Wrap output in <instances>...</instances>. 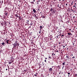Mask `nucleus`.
Returning a JSON list of instances; mask_svg holds the SVG:
<instances>
[{
    "instance_id": "f257e3e1",
    "label": "nucleus",
    "mask_w": 77,
    "mask_h": 77,
    "mask_svg": "<svg viewBox=\"0 0 77 77\" xmlns=\"http://www.w3.org/2000/svg\"><path fill=\"white\" fill-rule=\"evenodd\" d=\"M13 47L12 48V50H15V49H17L18 46H19V43L17 42V41H16L14 44H13Z\"/></svg>"
},
{
    "instance_id": "f03ea898",
    "label": "nucleus",
    "mask_w": 77,
    "mask_h": 77,
    "mask_svg": "<svg viewBox=\"0 0 77 77\" xmlns=\"http://www.w3.org/2000/svg\"><path fill=\"white\" fill-rule=\"evenodd\" d=\"M50 9V11H51V12H56V10H54L53 8H51Z\"/></svg>"
},
{
    "instance_id": "7ed1b4c3",
    "label": "nucleus",
    "mask_w": 77,
    "mask_h": 77,
    "mask_svg": "<svg viewBox=\"0 0 77 77\" xmlns=\"http://www.w3.org/2000/svg\"><path fill=\"white\" fill-rule=\"evenodd\" d=\"M61 35V34H58L57 35V38H60V35Z\"/></svg>"
},
{
    "instance_id": "20e7f679",
    "label": "nucleus",
    "mask_w": 77,
    "mask_h": 77,
    "mask_svg": "<svg viewBox=\"0 0 77 77\" xmlns=\"http://www.w3.org/2000/svg\"><path fill=\"white\" fill-rule=\"evenodd\" d=\"M3 1L2 0H0V5H3Z\"/></svg>"
},
{
    "instance_id": "39448f33",
    "label": "nucleus",
    "mask_w": 77,
    "mask_h": 77,
    "mask_svg": "<svg viewBox=\"0 0 77 77\" xmlns=\"http://www.w3.org/2000/svg\"><path fill=\"white\" fill-rule=\"evenodd\" d=\"M37 10V9H36L35 10L34 8H33V11L34 13H36V12H37V11H36Z\"/></svg>"
},
{
    "instance_id": "423d86ee",
    "label": "nucleus",
    "mask_w": 77,
    "mask_h": 77,
    "mask_svg": "<svg viewBox=\"0 0 77 77\" xmlns=\"http://www.w3.org/2000/svg\"><path fill=\"white\" fill-rule=\"evenodd\" d=\"M11 59L12 60V62H14V57H11Z\"/></svg>"
},
{
    "instance_id": "0eeeda50",
    "label": "nucleus",
    "mask_w": 77,
    "mask_h": 77,
    "mask_svg": "<svg viewBox=\"0 0 77 77\" xmlns=\"http://www.w3.org/2000/svg\"><path fill=\"white\" fill-rule=\"evenodd\" d=\"M30 22H31V21H30V22H29V20H27L26 23H27V24H29L30 23Z\"/></svg>"
},
{
    "instance_id": "6e6552de",
    "label": "nucleus",
    "mask_w": 77,
    "mask_h": 77,
    "mask_svg": "<svg viewBox=\"0 0 77 77\" xmlns=\"http://www.w3.org/2000/svg\"><path fill=\"white\" fill-rule=\"evenodd\" d=\"M18 18L20 20H21L22 19H23V18H22V17L21 16L20 17L19 16Z\"/></svg>"
},
{
    "instance_id": "1a4fd4ad",
    "label": "nucleus",
    "mask_w": 77,
    "mask_h": 77,
    "mask_svg": "<svg viewBox=\"0 0 77 77\" xmlns=\"http://www.w3.org/2000/svg\"><path fill=\"white\" fill-rule=\"evenodd\" d=\"M49 71H50V72H51V71H53V69H52V68H50L49 69Z\"/></svg>"
},
{
    "instance_id": "9d476101",
    "label": "nucleus",
    "mask_w": 77,
    "mask_h": 77,
    "mask_svg": "<svg viewBox=\"0 0 77 77\" xmlns=\"http://www.w3.org/2000/svg\"><path fill=\"white\" fill-rule=\"evenodd\" d=\"M66 58L67 59H69V55L67 56H66Z\"/></svg>"
},
{
    "instance_id": "9b49d317",
    "label": "nucleus",
    "mask_w": 77,
    "mask_h": 77,
    "mask_svg": "<svg viewBox=\"0 0 77 77\" xmlns=\"http://www.w3.org/2000/svg\"><path fill=\"white\" fill-rule=\"evenodd\" d=\"M5 25H6L7 26V25H9V24H8V23L7 22H5Z\"/></svg>"
},
{
    "instance_id": "f8f14e48",
    "label": "nucleus",
    "mask_w": 77,
    "mask_h": 77,
    "mask_svg": "<svg viewBox=\"0 0 77 77\" xmlns=\"http://www.w3.org/2000/svg\"><path fill=\"white\" fill-rule=\"evenodd\" d=\"M49 38L50 39H52V38H53V36H52V35H50L49 36Z\"/></svg>"
},
{
    "instance_id": "ddd939ff",
    "label": "nucleus",
    "mask_w": 77,
    "mask_h": 77,
    "mask_svg": "<svg viewBox=\"0 0 77 77\" xmlns=\"http://www.w3.org/2000/svg\"><path fill=\"white\" fill-rule=\"evenodd\" d=\"M9 14V13L8 12H7L6 13H5V15L7 16V15Z\"/></svg>"
},
{
    "instance_id": "4468645a",
    "label": "nucleus",
    "mask_w": 77,
    "mask_h": 77,
    "mask_svg": "<svg viewBox=\"0 0 77 77\" xmlns=\"http://www.w3.org/2000/svg\"><path fill=\"white\" fill-rule=\"evenodd\" d=\"M9 40H7L6 41V42H7V44H9Z\"/></svg>"
},
{
    "instance_id": "2eb2a0df",
    "label": "nucleus",
    "mask_w": 77,
    "mask_h": 77,
    "mask_svg": "<svg viewBox=\"0 0 77 77\" xmlns=\"http://www.w3.org/2000/svg\"><path fill=\"white\" fill-rule=\"evenodd\" d=\"M40 29H42V28H43V26H40Z\"/></svg>"
},
{
    "instance_id": "dca6fc26",
    "label": "nucleus",
    "mask_w": 77,
    "mask_h": 77,
    "mask_svg": "<svg viewBox=\"0 0 77 77\" xmlns=\"http://www.w3.org/2000/svg\"><path fill=\"white\" fill-rule=\"evenodd\" d=\"M37 75H38V73H36L35 74L34 76H35V77H37Z\"/></svg>"
},
{
    "instance_id": "f3484780",
    "label": "nucleus",
    "mask_w": 77,
    "mask_h": 77,
    "mask_svg": "<svg viewBox=\"0 0 77 77\" xmlns=\"http://www.w3.org/2000/svg\"><path fill=\"white\" fill-rule=\"evenodd\" d=\"M51 55H50L49 57V59H51Z\"/></svg>"
},
{
    "instance_id": "a211bd4d",
    "label": "nucleus",
    "mask_w": 77,
    "mask_h": 77,
    "mask_svg": "<svg viewBox=\"0 0 77 77\" xmlns=\"http://www.w3.org/2000/svg\"><path fill=\"white\" fill-rule=\"evenodd\" d=\"M30 23H29V24L31 25L32 26V22H31Z\"/></svg>"
},
{
    "instance_id": "6ab92c4d",
    "label": "nucleus",
    "mask_w": 77,
    "mask_h": 77,
    "mask_svg": "<svg viewBox=\"0 0 77 77\" xmlns=\"http://www.w3.org/2000/svg\"><path fill=\"white\" fill-rule=\"evenodd\" d=\"M35 18L36 19H38V16H35Z\"/></svg>"
},
{
    "instance_id": "aec40b11",
    "label": "nucleus",
    "mask_w": 77,
    "mask_h": 77,
    "mask_svg": "<svg viewBox=\"0 0 77 77\" xmlns=\"http://www.w3.org/2000/svg\"><path fill=\"white\" fill-rule=\"evenodd\" d=\"M63 36H64V34H63L61 36V37H63Z\"/></svg>"
},
{
    "instance_id": "412c9836",
    "label": "nucleus",
    "mask_w": 77,
    "mask_h": 77,
    "mask_svg": "<svg viewBox=\"0 0 77 77\" xmlns=\"http://www.w3.org/2000/svg\"><path fill=\"white\" fill-rule=\"evenodd\" d=\"M2 45H5V42L2 43Z\"/></svg>"
},
{
    "instance_id": "4be33fe9",
    "label": "nucleus",
    "mask_w": 77,
    "mask_h": 77,
    "mask_svg": "<svg viewBox=\"0 0 77 77\" xmlns=\"http://www.w3.org/2000/svg\"><path fill=\"white\" fill-rule=\"evenodd\" d=\"M65 63L64 62V63H63L62 65H65Z\"/></svg>"
},
{
    "instance_id": "5701e85b",
    "label": "nucleus",
    "mask_w": 77,
    "mask_h": 77,
    "mask_svg": "<svg viewBox=\"0 0 77 77\" xmlns=\"http://www.w3.org/2000/svg\"><path fill=\"white\" fill-rule=\"evenodd\" d=\"M31 3L33 5L34 4V2H31Z\"/></svg>"
},
{
    "instance_id": "b1692460",
    "label": "nucleus",
    "mask_w": 77,
    "mask_h": 77,
    "mask_svg": "<svg viewBox=\"0 0 77 77\" xmlns=\"http://www.w3.org/2000/svg\"><path fill=\"white\" fill-rule=\"evenodd\" d=\"M67 34L68 35H71V34L69 33H68Z\"/></svg>"
},
{
    "instance_id": "393cba45",
    "label": "nucleus",
    "mask_w": 77,
    "mask_h": 77,
    "mask_svg": "<svg viewBox=\"0 0 77 77\" xmlns=\"http://www.w3.org/2000/svg\"><path fill=\"white\" fill-rule=\"evenodd\" d=\"M8 63L9 64H11V63H12V62H9Z\"/></svg>"
},
{
    "instance_id": "a878e982",
    "label": "nucleus",
    "mask_w": 77,
    "mask_h": 77,
    "mask_svg": "<svg viewBox=\"0 0 77 77\" xmlns=\"http://www.w3.org/2000/svg\"><path fill=\"white\" fill-rule=\"evenodd\" d=\"M38 1H37V4H36V5H39V2H38Z\"/></svg>"
},
{
    "instance_id": "bb28decb",
    "label": "nucleus",
    "mask_w": 77,
    "mask_h": 77,
    "mask_svg": "<svg viewBox=\"0 0 77 77\" xmlns=\"http://www.w3.org/2000/svg\"><path fill=\"white\" fill-rule=\"evenodd\" d=\"M42 18H45V16H43Z\"/></svg>"
},
{
    "instance_id": "cd10ccee",
    "label": "nucleus",
    "mask_w": 77,
    "mask_h": 77,
    "mask_svg": "<svg viewBox=\"0 0 77 77\" xmlns=\"http://www.w3.org/2000/svg\"><path fill=\"white\" fill-rule=\"evenodd\" d=\"M71 11H73V12H75L74 11H73V10H72V9L71 10Z\"/></svg>"
},
{
    "instance_id": "c85d7f7f",
    "label": "nucleus",
    "mask_w": 77,
    "mask_h": 77,
    "mask_svg": "<svg viewBox=\"0 0 77 77\" xmlns=\"http://www.w3.org/2000/svg\"><path fill=\"white\" fill-rule=\"evenodd\" d=\"M16 17L17 18V17H18V15H16Z\"/></svg>"
},
{
    "instance_id": "c756f323",
    "label": "nucleus",
    "mask_w": 77,
    "mask_h": 77,
    "mask_svg": "<svg viewBox=\"0 0 77 77\" xmlns=\"http://www.w3.org/2000/svg\"><path fill=\"white\" fill-rule=\"evenodd\" d=\"M63 27L64 28H65V26H64V25L63 26Z\"/></svg>"
},
{
    "instance_id": "7c9ffc66",
    "label": "nucleus",
    "mask_w": 77,
    "mask_h": 77,
    "mask_svg": "<svg viewBox=\"0 0 77 77\" xmlns=\"http://www.w3.org/2000/svg\"><path fill=\"white\" fill-rule=\"evenodd\" d=\"M73 19H74V18H75V16H73Z\"/></svg>"
},
{
    "instance_id": "2f4dec72",
    "label": "nucleus",
    "mask_w": 77,
    "mask_h": 77,
    "mask_svg": "<svg viewBox=\"0 0 77 77\" xmlns=\"http://www.w3.org/2000/svg\"><path fill=\"white\" fill-rule=\"evenodd\" d=\"M68 75H69V74H70V73L68 72Z\"/></svg>"
},
{
    "instance_id": "473e14b6",
    "label": "nucleus",
    "mask_w": 77,
    "mask_h": 77,
    "mask_svg": "<svg viewBox=\"0 0 77 77\" xmlns=\"http://www.w3.org/2000/svg\"><path fill=\"white\" fill-rule=\"evenodd\" d=\"M0 70H2V67L0 66Z\"/></svg>"
},
{
    "instance_id": "72a5a7b5",
    "label": "nucleus",
    "mask_w": 77,
    "mask_h": 77,
    "mask_svg": "<svg viewBox=\"0 0 77 77\" xmlns=\"http://www.w3.org/2000/svg\"><path fill=\"white\" fill-rule=\"evenodd\" d=\"M61 44V42H59L58 43V44Z\"/></svg>"
},
{
    "instance_id": "f704fd0d",
    "label": "nucleus",
    "mask_w": 77,
    "mask_h": 77,
    "mask_svg": "<svg viewBox=\"0 0 77 77\" xmlns=\"http://www.w3.org/2000/svg\"><path fill=\"white\" fill-rule=\"evenodd\" d=\"M40 30L39 31H40V32H41V29H40Z\"/></svg>"
},
{
    "instance_id": "c9c22d12",
    "label": "nucleus",
    "mask_w": 77,
    "mask_h": 77,
    "mask_svg": "<svg viewBox=\"0 0 77 77\" xmlns=\"http://www.w3.org/2000/svg\"><path fill=\"white\" fill-rule=\"evenodd\" d=\"M72 57V58H75V57L73 56V57Z\"/></svg>"
},
{
    "instance_id": "e433bc0d",
    "label": "nucleus",
    "mask_w": 77,
    "mask_h": 77,
    "mask_svg": "<svg viewBox=\"0 0 77 77\" xmlns=\"http://www.w3.org/2000/svg\"><path fill=\"white\" fill-rule=\"evenodd\" d=\"M71 5H73L72 2L71 3Z\"/></svg>"
},
{
    "instance_id": "4c0bfd02",
    "label": "nucleus",
    "mask_w": 77,
    "mask_h": 77,
    "mask_svg": "<svg viewBox=\"0 0 77 77\" xmlns=\"http://www.w3.org/2000/svg\"><path fill=\"white\" fill-rule=\"evenodd\" d=\"M66 6H67V5H68V4H66Z\"/></svg>"
},
{
    "instance_id": "58836bf2",
    "label": "nucleus",
    "mask_w": 77,
    "mask_h": 77,
    "mask_svg": "<svg viewBox=\"0 0 77 77\" xmlns=\"http://www.w3.org/2000/svg\"><path fill=\"white\" fill-rule=\"evenodd\" d=\"M33 2H35V0H33Z\"/></svg>"
},
{
    "instance_id": "ea45409f",
    "label": "nucleus",
    "mask_w": 77,
    "mask_h": 77,
    "mask_svg": "<svg viewBox=\"0 0 77 77\" xmlns=\"http://www.w3.org/2000/svg\"><path fill=\"white\" fill-rule=\"evenodd\" d=\"M40 2V0H38V2Z\"/></svg>"
},
{
    "instance_id": "a19ab883",
    "label": "nucleus",
    "mask_w": 77,
    "mask_h": 77,
    "mask_svg": "<svg viewBox=\"0 0 77 77\" xmlns=\"http://www.w3.org/2000/svg\"><path fill=\"white\" fill-rule=\"evenodd\" d=\"M63 47L64 48L65 47L64 46H63Z\"/></svg>"
},
{
    "instance_id": "79ce46f5",
    "label": "nucleus",
    "mask_w": 77,
    "mask_h": 77,
    "mask_svg": "<svg viewBox=\"0 0 77 77\" xmlns=\"http://www.w3.org/2000/svg\"><path fill=\"white\" fill-rule=\"evenodd\" d=\"M45 62H46V60H45Z\"/></svg>"
},
{
    "instance_id": "37998d69",
    "label": "nucleus",
    "mask_w": 77,
    "mask_h": 77,
    "mask_svg": "<svg viewBox=\"0 0 77 77\" xmlns=\"http://www.w3.org/2000/svg\"><path fill=\"white\" fill-rule=\"evenodd\" d=\"M41 32H40V31H39V33H41Z\"/></svg>"
},
{
    "instance_id": "c03bdc74",
    "label": "nucleus",
    "mask_w": 77,
    "mask_h": 77,
    "mask_svg": "<svg viewBox=\"0 0 77 77\" xmlns=\"http://www.w3.org/2000/svg\"><path fill=\"white\" fill-rule=\"evenodd\" d=\"M6 71H7V70H8V69H6Z\"/></svg>"
},
{
    "instance_id": "a18cd8bd",
    "label": "nucleus",
    "mask_w": 77,
    "mask_h": 77,
    "mask_svg": "<svg viewBox=\"0 0 77 77\" xmlns=\"http://www.w3.org/2000/svg\"><path fill=\"white\" fill-rule=\"evenodd\" d=\"M75 5H74L73 6V7H75Z\"/></svg>"
},
{
    "instance_id": "49530a36",
    "label": "nucleus",
    "mask_w": 77,
    "mask_h": 77,
    "mask_svg": "<svg viewBox=\"0 0 77 77\" xmlns=\"http://www.w3.org/2000/svg\"><path fill=\"white\" fill-rule=\"evenodd\" d=\"M71 56H73V54H72Z\"/></svg>"
},
{
    "instance_id": "de8ad7c7",
    "label": "nucleus",
    "mask_w": 77,
    "mask_h": 77,
    "mask_svg": "<svg viewBox=\"0 0 77 77\" xmlns=\"http://www.w3.org/2000/svg\"><path fill=\"white\" fill-rule=\"evenodd\" d=\"M9 24H11V23L10 22H9Z\"/></svg>"
},
{
    "instance_id": "09e8293b",
    "label": "nucleus",
    "mask_w": 77,
    "mask_h": 77,
    "mask_svg": "<svg viewBox=\"0 0 77 77\" xmlns=\"http://www.w3.org/2000/svg\"><path fill=\"white\" fill-rule=\"evenodd\" d=\"M59 8H60H60H61V7H60Z\"/></svg>"
},
{
    "instance_id": "8fccbe9b",
    "label": "nucleus",
    "mask_w": 77,
    "mask_h": 77,
    "mask_svg": "<svg viewBox=\"0 0 77 77\" xmlns=\"http://www.w3.org/2000/svg\"><path fill=\"white\" fill-rule=\"evenodd\" d=\"M69 30L71 31V29H70Z\"/></svg>"
},
{
    "instance_id": "3c124183",
    "label": "nucleus",
    "mask_w": 77,
    "mask_h": 77,
    "mask_svg": "<svg viewBox=\"0 0 77 77\" xmlns=\"http://www.w3.org/2000/svg\"><path fill=\"white\" fill-rule=\"evenodd\" d=\"M42 0H41V2H42Z\"/></svg>"
},
{
    "instance_id": "603ef678",
    "label": "nucleus",
    "mask_w": 77,
    "mask_h": 77,
    "mask_svg": "<svg viewBox=\"0 0 77 77\" xmlns=\"http://www.w3.org/2000/svg\"><path fill=\"white\" fill-rule=\"evenodd\" d=\"M45 59H47V58H45Z\"/></svg>"
},
{
    "instance_id": "864d4df0",
    "label": "nucleus",
    "mask_w": 77,
    "mask_h": 77,
    "mask_svg": "<svg viewBox=\"0 0 77 77\" xmlns=\"http://www.w3.org/2000/svg\"><path fill=\"white\" fill-rule=\"evenodd\" d=\"M59 74H60V73L59 72Z\"/></svg>"
},
{
    "instance_id": "5fc2aeb1",
    "label": "nucleus",
    "mask_w": 77,
    "mask_h": 77,
    "mask_svg": "<svg viewBox=\"0 0 77 77\" xmlns=\"http://www.w3.org/2000/svg\"><path fill=\"white\" fill-rule=\"evenodd\" d=\"M58 7H59V5H58Z\"/></svg>"
},
{
    "instance_id": "6e6d98bb",
    "label": "nucleus",
    "mask_w": 77,
    "mask_h": 77,
    "mask_svg": "<svg viewBox=\"0 0 77 77\" xmlns=\"http://www.w3.org/2000/svg\"><path fill=\"white\" fill-rule=\"evenodd\" d=\"M57 52H58V51H57Z\"/></svg>"
},
{
    "instance_id": "4d7b16f0",
    "label": "nucleus",
    "mask_w": 77,
    "mask_h": 77,
    "mask_svg": "<svg viewBox=\"0 0 77 77\" xmlns=\"http://www.w3.org/2000/svg\"><path fill=\"white\" fill-rule=\"evenodd\" d=\"M34 38H35V37H34Z\"/></svg>"
},
{
    "instance_id": "13d9d810",
    "label": "nucleus",
    "mask_w": 77,
    "mask_h": 77,
    "mask_svg": "<svg viewBox=\"0 0 77 77\" xmlns=\"http://www.w3.org/2000/svg\"><path fill=\"white\" fill-rule=\"evenodd\" d=\"M69 75H68V77H69Z\"/></svg>"
},
{
    "instance_id": "bf43d9fd",
    "label": "nucleus",
    "mask_w": 77,
    "mask_h": 77,
    "mask_svg": "<svg viewBox=\"0 0 77 77\" xmlns=\"http://www.w3.org/2000/svg\"><path fill=\"white\" fill-rule=\"evenodd\" d=\"M5 11L6 10V8L5 9Z\"/></svg>"
},
{
    "instance_id": "052dcab7",
    "label": "nucleus",
    "mask_w": 77,
    "mask_h": 77,
    "mask_svg": "<svg viewBox=\"0 0 77 77\" xmlns=\"http://www.w3.org/2000/svg\"><path fill=\"white\" fill-rule=\"evenodd\" d=\"M7 23H9V22H8Z\"/></svg>"
},
{
    "instance_id": "680f3d73",
    "label": "nucleus",
    "mask_w": 77,
    "mask_h": 77,
    "mask_svg": "<svg viewBox=\"0 0 77 77\" xmlns=\"http://www.w3.org/2000/svg\"><path fill=\"white\" fill-rule=\"evenodd\" d=\"M75 5H76V3H75Z\"/></svg>"
},
{
    "instance_id": "e2e57ef3",
    "label": "nucleus",
    "mask_w": 77,
    "mask_h": 77,
    "mask_svg": "<svg viewBox=\"0 0 77 77\" xmlns=\"http://www.w3.org/2000/svg\"><path fill=\"white\" fill-rule=\"evenodd\" d=\"M67 50H68V48H67Z\"/></svg>"
},
{
    "instance_id": "0e129e2a",
    "label": "nucleus",
    "mask_w": 77,
    "mask_h": 77,
    "mask_svg": "<svg viewBox=\"0 0 77 77\" xmlns=\"http://www.w3.org/2000/svg\"><path fill=\"white\" fill-rule=\"evenodd\" d=\"M59 1H61V0H59Z\"/></svg>"
},
{
    "instance_id": "69168bd1",
    "label": "nucleus",
    "mask_w": 77,
    "mask_h": 77,
    "mask_svg": "<svg viewBox=\"0 0 77 77\" xmlns=\"http://www.w3.org/2000/svg\"><path fill=\"white\" fill-rule=\"evenodd\" d=\"M75 75H77V74H76Z\"/></svg>"
},
{
    "instance_id": "338daca9",
    "label": "nucleus",
    "mask_w": 77,
    "mask_h": 77,
    "mask_svg": "<svg viewBox=\"0 0 77 77\" xmlns=\"http://www.w3.org/2000/svg\"><path fill=\"white\" fill-rule=\"evenodd\" d=\"M52 55H53V54H52Z\"/></svg>"
},
{
    "instance_id": "774afa93",
    "label": "nucleus",
    "mask_w": 77,
    "mask_h": 77,
    "mask_svg": "<svg viewBox=\"0 0 77 77\" xmlns=\"http://www.w3.org/2000/svg\"><path fill=\"white\" fill-rule=\"evenodd\" d=\"M71 32H73V31H71Z\"/></svg>"
}]
</instances>
